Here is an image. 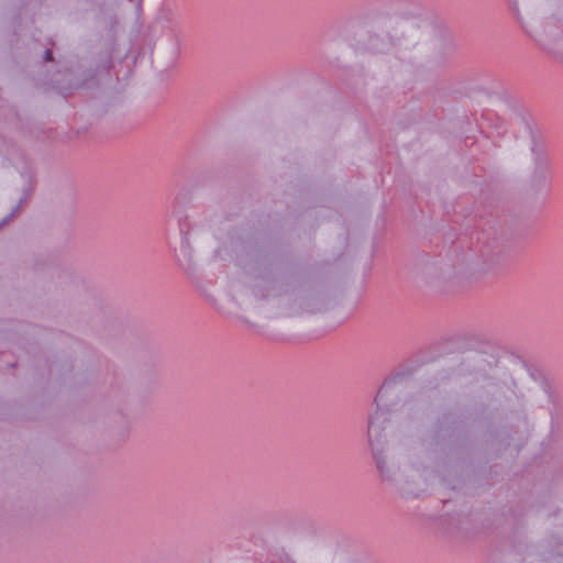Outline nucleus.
Returning a JSON list of instances; mask_svg holds the SVG:
<instances>
[{
    "label": "nucleus",
    "mask_w": 563,
    "mask_h": 563,
    "mask_svg": "<svg viewBox=\"0 0 563 563\" xmlns=\"http://www.w3.org/2000/svg\"><path fill=\"white\" fill-rule=\"evenodd\" d=\"M374 423H375L374 418H373V417H371V418H369V421H368V434H369V435H371V434L373 433V431H374Z\"/></svg>",
    "instance_id": "1"
},
{
    "label": "nucleus",
    "mask_w": 563,
    "mask_h": 563,
    "mask_svg": "<svg viewBox=\"0 0 563 563\" xmlns=\"http://www.w3.org/2000/svg\"><path fill=\"white\" fill-rule=\"evenodd\" d=\"M45 59L46 60H52L53 59V55H52V52L49 49L46 51V53H45Z\"/></svg>",
    "instance_id": "2"
}]
</instances>
